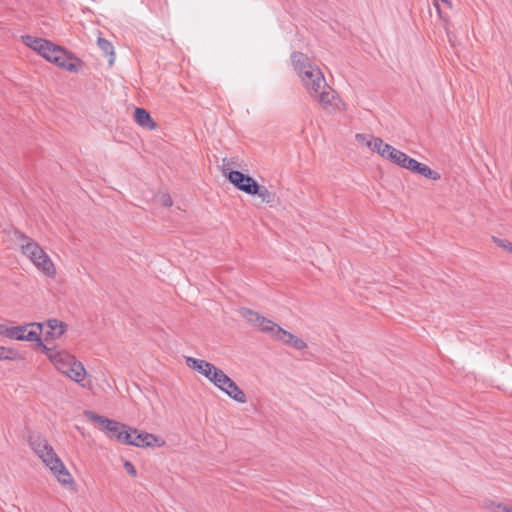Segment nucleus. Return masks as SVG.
<instances>
[{
  "label": "nucleus",
  "instance_id": "nucleus-9",
  "mask_svg": "<svg viewBox=\"0 0 512 512\" xmlns=\"http://www.w3.org/2000/svg\"><path fill=\"white\" fill-rule=\"evenodd\" d=\"M228 180L239 190L249 194L257 192V182L249 175L240 171L228 172Z\"/></svg>",
  "mask_w": 512,
  "mask_h": 512
},
{
  "label": "nucleus",
  "instance_id": "nucleus-21",
  "mask_svg": "<svg viewBox=\"0 0 512 512\" xmlns=\"http://www.w3.org/2000/svg\"><path fill=\"white\" fill-rule=\"evenodd\" d=\"M487 507L492 512H512V506L505 505V504H502V503L490 502L487 505Z\"/></svg>",
  "mask_w": 512,
  "mask_h": 512
},
{
  "label": "nucleus",
  "instance_id": "nucleus-26",
  "mask_svg": "<svg viewBox=\"0 0 512 512\" xmlns=\"http://www.w3.org/2000/svg\"><path fill=\"white\" fill-rule=\"evenodd\" d=\"M419 165H420V162H418L417 160H415L413 158H410L408 156L407 159H406L405 165L403 166V168H405L407 170H410V171L415 173L417 168L419 167Z\"/></svg>",
  "mask_w": 512,
  "mask_h": 512
},
{
  "label": "nucleus",
  "instance_id": "nucleus-3",
  "mask_svg": "<svg viewBox=\"0 0 512 512\" xmlns=\"http://www.w3.org/2000/svg\"><path fill=\"white\" fill-rule=\"evenodd\" d=\"M41 347L48 359L60 373L79 384L81 387H86V384L84 383L87 376L86 369L84 365L75 358V356L64 350L48 348L43 344H41Z\"/></svg>",
  "mask_w": 512,
  "mask_h": 512
},
{
  "label": "nucleus",
  "instance_id": "nucleus-4",
  "mask_svg": "<svg viewBox=\"0 0 512 512\" xmlns=\"http://www.w3.org/2000/svg\"><path fill=\"white\" fill-rule=\"evenodd\" d=\"M18 239L20 241L19 245L22 253L27 256L46 276L54 277L56 274L55 265L40 245L21 233L19 234Z\"/></svg>",
  "mask_w": 512,
  "mask_h": 512
},
{
  "label": "nucleus",
  "instance_id": "nucleus-7",
  "mask_svg": "<svg viewBox=\"0 0 512 512\" xmlns=\"http://www.w3.org/2000/svg\"><path fill=\"white\" fill-rule=\"evenodd\" d=\"M214 385L234 401L241 404L247 402V397L244 391L234 380L225 374L224 371H222L221 374H218L216 381H214Z\"/></svg>",
  "mask_w": 512,
  "mask_h": 512
},
{
  "label": "nucleus",
  "instance_id": "nucleus-32",
  "mask_svg": "<svg viewBox=\"0 0 512 512\" xmlns=\"http://www.w3.org/2000/svg\"><path fill=\"white\" fill-rule=\"evenodd\" d=\"M159 202H160L163 206H165V207H170V206H172V204H173V202H172V199H171L170 195H169V194H166V193H165V194L160 195V197H159Z\"/></svg>",
  "mask_w": 512,
  "mask_h": 512
},
{
  "label": "nucleus",
  "instance_id": "nucleus-24",
  "mask_svg": "<svg viewBox=\"0 0 512 512\" xmlns=\"http://www.w3.org/2000/svg\"><path fill=\"white\" fill-rule=\"evenodd\" d=\"M493 239V242L498 246V247H501L507 251H509L510 253H512V243L508 240H505V239H500V238H497V237H492Z\"/></svg>",
  "mask_w": 512,
  "mask_h": 512
},
{
  "label": "nucleus",
  "instance_id": "nucleus-2",
  "mask_svg": "<svg viewBox=\"0 0 512 512\" xmlns=\"http://www.w3.org/2000/svg\"><path fill=\"white\" fill-rule=\"evenodd\" d=\"M23 40L28 47L37 51L43 58L69 72H77L82 65L79 58L48 40L32 36H25Z\"/></svg>",
  "mask_w": 512,
  "mask_h": 512
},
{
  "label": "nucleus",
  "instance_id": "nucleus-15",
  "mask_svg": "<svg viewBox=\"0 0 512 512\" xmlns=\"http://www.w3.org/2000/svg\"><path fill=\"white\" fill-rule=\"evenodd\" d=\"M134 119L137 124L142 127L155 129L156 124L152 120L150 114L143 108H136L134 112Z\"/></svg>",
  "mask_w": 512,
  "mask_h": 512
},
{
  "label": "nucleus",
  "instance_id": "nucleus-19",
  "mask_svg": "<svg viewBox=\"0 0 512 512\" xmlns=\"http://www.w3.org/2000/svg\"><path fill=\"white\" fill-rule=\"evenodd\" d=\"M415 173H418V174L424 176L425 178L432 179V180H439L441 177L437 171L432 170L427 165L422 164V163H420V165L417 168Z\"/></svg>",
  "mask_w": 512,
  "mask_h": 512
},
{
  "label": "nucleus",
  "instance_id": "nucleus-18",
  "mask_svg": "<svg viewBox=\"0 0 512 512\" xmlns=\"http://www.w3.org/2000/svg\"><path fill=\"white\" fill-rule=\"evenodd\" d=\"M257 192L249 193V195H258L263 203L270 204L274 201V193L270 192L265 186H260L257 183Z\"/></svg>",
  "mask_w": 512,
  "mask_h": 512
},
{
  "label": "nucleus",
  "instance_id": "nucleus-6",
  "mask_svg": "<svg viewBox=\"0 0 512 512\" xmlns=\"http://www.w3.org/2000/svg\"><path fill=\"white\" fill-rule=\"evenodd\" d=\"M38 457L42 460L43 464L49 468L51 473L63 487L71 488L75 485L71 473L68 471L60 457L56 454L53 447L40 454Z\"/></svg>",
  "mask_w": 512,
  "mask_h": 512
},
{
  "label": "nucleus",
  "instance_id": "nucleus-5",
  "mask_svg": "<svg viewBox=\"0 0 512 512\" xmlns=\"http://www.w3.org/2000/svg\"><path fill=\"white\" fill-rule=\"evenodd\" d=\"M240 314L247 322L258 327L262 332L269 333L275 339L283 342L284 344L290 345L292 339H294V334L284 330L272 320L265 318L258 312L242 308L240 310Z\"/></svg>",
  "mask_w": 512,
  "mask_h": 512
},
{
  "label": "nucleus",
  "instance_id": "nucleus-11",
  "mask_svg": "<svg viewBox=\"0 0 512 512\" xmlns=\"http://www.w3.org/2000/svg\"><path fill=\"white\" fill-rule=\"evenodd\" d=\"M87 416L89 417V419L96 421L101 426H103L111 434V437H115L117 440L119 433H122V431L125 428L124 424L110 420L108 418H105L92 412L87 413Z\"/></svg>",
  "mask_w": 512,
  "mask_h": 512
},
{
  "label": "nucleus",
  "instance_id": "nucleus-20",
  "mask_svg": "<svg viewBox=\"0 0 512 512\" xmlns=\"http://www.w3.org/2000/svg\"><path fill=\"white\" fill-rule=\"evenodd\" d=\"M407 157H408L407 154H405L404 152L396 149L394 154L392 155V157H391V159L389 161L392 162L393 164H396V165H398V166L403 168V166L405 165Z\"/></svg>",
  "mask_w": 512,
  "mask_h": 512
},
{
  "label": "nucleus",
  "instance_id": "nucleus-30",
  "mask_svg": "<svg viewBox=\"0 0 512 512\" xmlns=\"http://www.w3.org/2000/svg\"><path fill=\"white\" fill-rule=\"evenodd\" d=\"M290 346L297 350H303L307 347V344L302 339L294 335V339H292Z\"/></svg>",
  "mask_w": 512,
  "mask_h": 512
},
{
  "label": "nucleus",
  "instance_id": "nucleus-33",
  "mask_svg": "<svg viewBox=\"0 0 512 512\" xmlns=\"http://www.w3.org/2000/svg\"><path fill=\"white\" fill-rule=\"evenodd\" d=\"M6 337L9 338V339L18 340V338L21 337V335L18 334L17 326L9 327Z\"/></svg>",
  "mask_w": 512,
  "mask_h": 512
},
{
  "label": "nucleus",
  "instance_id": "nucleus-31",
  "mask_svg": "<svg viewBox=\"0 0 512 512\" xmlns=\"http://www.w3.org/2000/svg\"><path fill=\"white\" fill-rule=\"evenodd\" d=\"M125 471L132 477L137 476V470L131 461H125L123 464Z\"/></svg>",
  "mask_w": 512,
  "mask_h": 512
},
{
  "label": "nucleus",
  "instance_id": "nucleus-28",
  "mask_svg": "<svg viewBox=\"0 0 512 512\" xmlns=\"http://www.w3.org/2000/svg\"><path fill=\"white\" fill-rule=\"evenodd\" d=\"M15 352L12 349L0 346V360L13 359Z\"/></svg>",
  "mask_w": 512,
  "mask_h": 512
},
{
  "label": "nucleus",
  "instance_id": "nucleus-13",
  "mask_svg": "<svg viewBox=\"0 0 512 512\" xmlns=\"http://www.w3.org/2000/svg\"><path fill=\"white\" fill-rule=\"evenodd\" d=\"M43 328H46V338L57 339L61 337L66 331L67 325L57 319H49L45 324H42Z\"/></svg>",
  "mask_w": 512,
  "mask_h": 512
},
{
  "label": "nucleus",
  "instance_id": "nucleus-22",
  "mask_svg": "<svg viewBox=\"0 0 512 512\" xmlns=\"http://www.w3.org/2000/svg\"><path fill=\"white\" fill-rule=\"evenodd\" d=\"M383 144L384 141L381 138L373 137L372 141L367 143V147L380 154Z\"/></svg>",
  "mask_w": 512,
  "mask_h": 512
},
{
  "label": "nucleus",
  "instance_id": "nucleus-23",
  "mask_svg": "<svg viewBox=\"0 0 512 512\" xmlns=\"http://www.w3.org/2000/svg\"><path fill=\"white\" fill-rule=\"evenodd\" d=\"M395 150H396V148L392 147L389 144L384 143L379 155L387 160H390L392 155L394 154Z\"/></svg>",
  "mask_w": 512,
  "mask_h": 512
},
{
  "label": "nucleus",
  "instance_id": "nucleus-29",
  "mask_svg": "<svg viewBox=\"0 0 512 512\" xmlns=\"http://www.w3.org/2000/svg\"><path fill=\"white\" fill-rule=\"evenodd\" d=\"M355 139L358 143L367 146V143L372 141L373 136L368 135V134L358 133L355 135Z\"/></svg>",
  "mask_w": 512,
  "mask_h": 512
},
{
  "label": "nucleus",
  "instance_id": "nucleus-10",
  "mask_svg": "<svg viewBox=\"0 0 512 512\" xmlns=\"http://www.w3.org/2000/svg\"><path fill=\"white\" fill-rule=\"evenodd\" d=\"M18 334L21 337L18 338L20 341H30V342H39L41 343V333L43 331V325L41 323H28L25 325L17 326Z\"/></svg>",
  "mask_w": 512,
  "mask_h": 512
},
{
  "label": "nucleus",
  "instance_id": "nucleus-14",
  "mask_svg": "<svg viewBox=\"0 0 512 512\" xmlns=\"http://www.w3.org/2000/svg\"><path fill=\"white\" fill-rule=\"evenodd\" d=\"M29 445L37 456L52 448L48 440L40 435L31 436L29 438Z\"/></svg>",
  "mask_w": 512,
  "mask_h": 512
},
{
  "label": "nucleus",
  "instance_id": "nucleus-16",
  "mask_svg": "<svg viewBox=\"0 0 512 512\" xmlns=\"http://www.w3.org/2000/svg\"><path fill=\"white\" fill-rule=\"evenodd\" d=\"M97 44L99 48L103 51V53L109 56V64L113 65L115 61V52L112 43L105 38L99 37L97 40Z\"/></svg>",
  "mask_w": 512,
  "mask_h": 512
},
{
  "label": "nucleus",
  "instance_id": "nucleus-12",
  "mask_svg": "<svg viewBox=\"0 0 512 512\" xmlns=\"http://www.w3.org/2000/svg\"><path fill=\"white\" fill-rule=\"evenodd\" d=\"M165 444L164 440L160 439L159 437L147 433V432H140L137 430V433L134 437V444L133 446L136 447H152V446H163Z\"/></svg>",
  "mask_w": 512,
  "mask_h": 512
},
{
  "label": "nucleus",
  "instance_id": "nucleus-1",
  "mask_svg": "<svg viewBox=\"0 0 512 512\" xmlns=\"http://www.w3.org/2000/svg\"><path fill=\"white\" fill-rule=\"evenodd\" d=\"M291 62L310 97L317 101L327 113L344 110V103L336 91L327 84L322 71L307 55L294 52L291 55Z\"/></svg>",
  "mask_w": 512,
  "mask_h": 512
},
{
  "label": "nucleus",
  "instance_id": "nucleus-34",
  "mask_svg": "<svg viewBox=\"0 0 512 512\" xmlns=\"http://www.w3.org/2000/svg\"><path fill=\"white\" fill-rule=\"evenodd\" d=\"M8 326L4 325V324H0V335L1 336H7V332H8Z\"/></svg>",
  "mask_w": 512,
  "mask_h": 512
},
{
  "label": "nucleus",
  "instance_id": "nucleus-25",
  "mask_svg": "<svg viewBox=\"0 0 512 512\" xmlns=\"http://www.w3.org/2000/svg\"><path fill=\"white\" fill-rule=\"evenodd\" d=\"M433 3H434V6H435V8H436V10H437V12H438V14H439L440 18H442V19H446V17H445V16H444V14H443V11H442V9H441V7H440V3H443V4H445L448 8H451V7H452V3H451V1H450V0H433Z\"/></svg>",
  "mask_w": 512,
  "mask_h": 512
},
{
  "label": "nucleus",
  "instance_id": "nucleus-17",
  "mask_svg": "<svg viewBox=\"0 0 512 512\" xmlns=\"http://www.w3.org/2000/svg\"><path fill=\"white\" fill-rule=\"evenodd\" d=\"M136 433H137V429L131 428V427H128L127 425H125V428L122 431V433H119V435H118V441L123 444L133 445L134 437H135Z\"/></svg>",
  "mask_w": 512,
  "mask_h": 512
},
{
  "label": "nucleus",
  "instance_id": "nucleus-8",
  "mask_svg": "<svg viewBox=\"0 0 512 512\" xmlns=\"http://www.w3.org/2000/svg\"><path fill=\"white\" fill-rule=\"evenodd\" d=\"M185 361L189 368L197 371L199 374L203 375L205 378H207L213 384H214V381H216L218 374H221V372L223 371V370L217 368L212 363L207 362L202 359H197L194 357H186Z\"/></svg>",
  "mask_w": 512,
  "mask_h": 512
},
{
  "label": "nucleus",
  "instance_id": "nucleus-27",
  "mask_svg": "<svg viewBox=\"0 0 512 512\" xmlns=\"http://www.w3.org/2000/svg\"><path fill=\"white\" fill-rule=\"evenodd\" d=\"M235 165V162L230 158L222 159V172L228 177V172H231V166Z\"/></svg>",
  "mask_w": 512,
  "mask_h": 512
}]
</instances>
